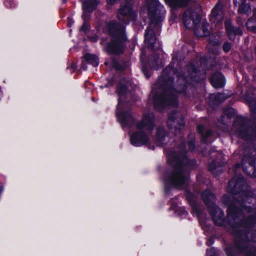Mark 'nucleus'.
Segmentation results:
<instances>
[{"label":"nucleus","mask_w":256,"mask_h":256,"mask_svg":"<svg viewBox=\"0 0 256 256\" xmlns=\"http://www.w3.org/2000/svg\"><path fill=\"white\" fill-rule=\"evenodd\" d=\"M240 200L235 201L228 208V220L232 228L235 235L234 248L238 252L244 256H256V246L251 244L250 241L256 242V232H251L250 228L255 220L251 217L244 221L242 208L248 213L252 212L250 204L256 202V198L243 194Z\"/></svg>","instance_id":"1"},{"label":"nucleus","mask_w":256,"mask_h":256,"mask_svg":"<svg viewBox=\"0 0 256 256\" xmlns=\"http://www.w3.org/2000/svg\"><path fill=\"white\" fill-rule=\"evenodd\" d=\"M180 208L182 210V214H186V212L184 208Z\"/></svg>","instance_id":"41"},{"label":"nucleus","mask_w":256,"mask_h":256,"mask_svg":"<svg viewBox=\"0 0 256 256\" xmlns=\"http://www.w3.org/2000/svg\"><path fill=\"white\" fill-rule=\"evenodd\" d=\"M236 168H238V167H239V164H236Z\"/></svg>","instance_id":"45"},{"label":"nucleus","mask_w":256,"mask_h":256,"mask_svg":"<svg viewBox=\"0 0 256 256\" xmlns=\"http://www.w3.org/2000/svg\"><path fill=\"white\" fill-rule=\"evenodd\" d=\"M167 72H168V70H165L164 72H163V74L164 75H166L167 74Z\"/></svg>","instance_id":"43"},{"label":"nucleus","mask_w":256,"mask_h":256,"mask_svg":"<svg viewBox=\"0 0 256 256\" xmlns=\"http://www.w3.org/2000/svg\"><path fill=\"white\" fill-rule=\"evenodd\" d=\"M231 48V44L229 42H226L223 45L224 50L226 52H228Z\"/></svg>","instance_id":"31"},{"label":"nucleus","mask_w":256,"mask_h":256,"mask_svg":"<svg viewBox=\"0 0 256 256\" xmlns=\"http://www.w3.org/2000/svg\"><path fill=\"white\" fill-rule=\"evenodd\" d=\"M225 26L226 32L230 40H234L236 35H241L242 31L239 28L234 27L231 24L230 20H226L225 22Z\"/></svg>","instance_id":"15"},{"label":"nucleus","mask_w":256,"mask_h":256,"mask_svg":"<svg viewBox=\"0 0 256 256\" xmlns=\"http://www.w3.org/2000/svg\"><path fill=\"white\" fill-rule=\"evenodd\" d=\"M117 92L119 96L116 113L118 119L123 128L130 126L134 122V118L129 112H125L123 110L122 102L125 98V95L126 93V88L122 84V82L119 84L118 86Z\"/></svg>","instance_id":"8"},{"label":"nucleus","mask_w":256,"mask_h":256,"mask_svg":"<svg viewBox=\"0 0 256 256\" xmlns=\"http://www.w3.org/2000/svg\"><path fill=\"white\" fill-rule=\"evenodd\" d=\"M89 24L86 22H84L83 25L81 26L80 30L82 32H86V30L89 28Z\"/></svg>","instance_id":"33"},{"label":"nucleus","mask_w":256,"mask_h":256,"mask_svg":"<svg viewBox=\"0 0 256 256\" xmlns=\"http://www.w3.org/2000/svg\"><path fill=\"white\" fill-rule=\"evenodd\" d=\"M246 26L249 30L256 32V10L254 12V18L248 20Z\"/></svg>","instance_id":"24"},{"label":"nucleus","mask_w":256,"mask_h":256,"mask_svg":"<svg viewBox=\"0 0 256 256\" xmlns=\"http://www.w3.org/2000/svg\"><path fill=\"white\" fill-rule=\"evenodd\" d=\"M142 72L144 73V74L148 78L150 76V72H148V70L146 68H142Z\"/></svg>","instance_id":"35"},{"label":"nucleus","mask_w":256,"mask_h":256,"mask_svg":"<svg viewBox=\"0 0 256 256\" xmlns=\"http://www.w3.org/2000/svg\"><path fill=\"white\" fill-rule=\"evenodd\" d=\"M169 136L166 134L164 129L158 128L156 130V140L161 146L166 144L169 141Z\"/></svg>","instance_id":"18"},{"label":"nucleus","mask_w":256,"mask_h":256,"mask_svg":"<svg viewBox=\"0 0 256 256\" xmlns=\"http://www.w3.org/2000/svg\"><path fill=\"white\" fill-rule=\"evenodd\" d=\"M220 43L218 40H212V36L210 38V42L208 45V48L211 52H214V50H216L218 46H219Z\"/></svg>","instance_id":"26"},{"label":"nucleus","mask_w":256,"mask_h":256,"mask_svg":"<svg viewBox=\"0 0 256 256\" xmlns=\"http://www.w3.org/2000/svg\"><path fill=\"white\" fill-rule=\"evenodd\" d=\"M135 13L132 11L130 6H125L120 8L118 13V18L124 24H128V20L134 19Z\"/></svg>","instance_id":"13"},{"label":"nucleus","mask_w":256,"mask_h":256,"mask_svg":"<svg viewBox=\"0 0 256 256\" xmlns=\"http://www.w3.org/2000/svg\"><path fill=\"white\" fill-rule=\"evenodd\" d=\"M212 84L216 88H222L225 84V79L223 75L220 72L214 73L211 76Z\"/></svg>","instance_id":"17"},{"label":"nucleus","mask_w":256,"mask_h":256,"mask_svg":"<svg viewBox=\"0 0 256 256\" xmlns=\"http://www.w3.org/2000/svg\"><path fill=\"white\" fill-rule=\"evenodd\" d=\"M206 254L207 256H218L216 250L214 248L208 250Z\"/></svg>","instance_id":"29"},{"label":"nucleus","mask_w":256,"mask_h":256,"mask_svg":"<svg viewBox=\"0 0 256 256\" xmlns=\"http://www.w3.org/2000/svg\"><path fill=\"white\" fill-rule=\"evenodd\" d=\"M158 56L156 54H154V56L150 59V63L154 68H156L153 62H156V64L158 62Z\"/></svg>","instance_id":"27"},{"label":"nucleus","mask_w":256,"mask_h":256,"mask_svg":"<svg viewBox=\"0 0 256 256\" xmlns=\"http://www.w3.org/2000/svg\"><path fill=\"white\" fill-rule=\"evenodd\" d=\"M208 26V24L206 22H202L200 24L199 23L194 28V30L195 34L198 37L208 36L209 34Z\"/></svg>","instance_id":"19"},{"label":"nucleus","mask_w":256,"mask_h":256,"mask_svg":"<svg viewBox=\"0 0 256 256\" xmlns=\"http://www.w3.org/2000/svg\"><path fill=\"white\" fill-rule=\"evenodd\" d=\"M84 58L85 60L88 63L92 64V66L96 67L98 66V58L95 55L87 54L84 56Z\"/></svg>","instance_id":"22"},{"label":"nucleus","mask_w":256,"mask_h":256,"mask_svg":"<svg viewBox=\"0 0 256 256\" xmlns=\"http://www.w3.org/2000/svg\"><path fill=\"white\" fill-rule=\"evenodd\" d=\"M232 250L230 248H228L226 250V253L228 256H233L231 254L230 252Z\"/></svg>","instance_id":"39"},{"label":"nucleus","mask_w":256,"mask_h":256,"mask_svg":"<svg viewBox=\"0 0 256 256\" xmlns=\"http://www.w3.org/2000/svg\"><path fill=\"white\" fill-rule=\"evenodd\" d=\"M239 178L240 180H238L236 178L234 177L229 182L228 188L229 192L235 194L236 188L240 187L244 182L242 178L240 177Z\"/></svg>","instance_id":"20"},{"label":"nucleus","mask_w":256,"mask_h":256,"mask_svg":"<svg viewBox=\"0 0 256 256\" xmlns=\"http://www.w3.org/2000/svg\"><path fill=\"white\" fill-rule=\"evenodd\" d=\"M73 23H74V21L72 20V19L69 18H68V26L69 27H70L72 26Z\"/></svg>","instance_id":"37"},{"label":"nucleus","mask_w":256,"mask_h":256,"mask_svg":"<svg viewBox=\"0 0 256 256\" xmlns=\"http://www.w3.org/2000/svg\"><path fill=\"white\" fill-rule=\"evenodd\" d=\"M193 138H194L192 137V140L188 142L189 149L191 150H194L195 148L194 141L193 140Z\"/></svg>","instance_id":"34"},{"label":"nucleus","mask_w":256,"mask_h":256,"mask_svg":"<svg viewBox=\"0 0 256 256\" xmlns=\"http://www.w3.org/2000/svg\"><path fill=\"white\" fill-rule=\"evenodd\" d=\"M107 30L110 40H102L101 44L104 46V50L108 53L119 54L123 50V44L126 37L124 26L114 21L107 24Z\"/></svg>","instance_id":"5"},{"label":"nucleus","mask_w":256,"mask_h":256,"mask_svg":"<svg viewBox=\"0 0 256 256\" xmlns=\"http://www.w3.org/2000/svg\"><path fill=\"white\" fill-rule=\"evenodd\" d=\"M249 123V121L244 118L237 117L232 129V134L256 144V126H251Z\"/></svg>","instance_id":"7"},{"label":"nucleus","mask_w":256,"mask_h":256,"mask_svg":"<svg viewBox=\"0 0 256 256\" xmlns=\"http://www.w3.org/2000/svg\"><path fill=\"white\" fill-rule=\"evenodd\" d=\"M98 4L97 0H90L84 2L82 6L84 14L86 12H91L96 8Z\"/></svg>","instance_id":"21"},{"label":"nucleus","mask_w":256,"mask_h":256,"mask_svg":"<svg viewBox=\"0 0 256 256\" xmlns=\"http://www.w3.org/2000/svg\"><path fill=\"white\" fill-rule=\"evenodd\" d=\"M254 80L256 81V76H254Z\"/></svg>","instance_id":"46"},{"label":"nucleus","mask_w":256,"mask_h":256,"mask_svg":"<svg viewBox=\"0 0 256 256\" xmlns=\"http://www.w3.org/2000/svg\"><path fill=\"white\" fill-rule=\"evenodd\" d=\"M217 168L216 162V160H213L210 164L209 166V170L212 173H214V171Z\"/></svg>","instance_id":"28"},{"label":"nucleus","mask_w":256,"mask_h":256,"mask_svg":"<svg viewBox=\"0 0 256 256\" xmlns=\"http://www.w3.org/2000/svg\"><path fill=\"white\" fill-rule=\"evenodd\" d=\"M196 10L193 11L191 8L188 9L184 14L182 20L184 25L188 29H193L200 22V18L199 12L200 6L198 3L196 4Z\"/></svg>","instance_id":"10"},{"label":"nucleus","mask_w":256,"mask_h":256,"mask_svg":"<svg viewBox=\"0 0 256 256\" xmlns=\"http://www.w3.org/2000/svg\"><path fill=\"white\" fill-rule=\"evenodd\" d=\"M242 166L246 174L252 177H256L254 168V159L251 156H244L242 160Z\"/></svg>","instance_id":"12"},{"label":"nucleus","mask_w":256,"mask_h":256,"mask_svg":"<svg viewBox=\"0 0 256 256\" xmlns=\"http://www.w3.org/2000/svg\"><path fill=\"white\" fill-rule=\"evenodd\" d=\"M230 110V112H232V111H233V110H233V109H231V108H230V110Z\"/></svg>","instance_id":"44"},{"label":"nucleus","mask_w":256,"mask_h":256,"mask_svg":"<svg viewBox=\"0 0 256 256\" xmlns=\"http://www.w3.org/2000/svg\"><path fill=\"white\" fill-rule=\"evenodd\" d=\"M90 40L92 42H96L98 40V37L97 36H94L90 38Z\"/></svg>","instance_id":"38"},{"label":"nucleus","mask_w":256,"mask_h":256,"mask_svg":"<svg viewBox=\"0 0 256 256\" xmlns=\"http://www.w3.org/2000/svg\"><path fill=\"white\" fill-rule=\"evenodd\" d=\"M236 6L245 2L246 0H234Z\"/></svg>","instance_id":"36"},{"label":"nucleus","mask_w":256,"mask_h":256,"mask_svg":"<svg viewBox=\"0 0 256 256\" xmlns=\"http://www.w3.org/2000/svg\"><path fill=\"white\" fill-rule=\"evenodd\" d=\"M166 3L172 8L186 6L188 4L196 3L195 0H165Z\"/></svg>","instance_id":"16"},{"label":"nucleus","mask_w":256,"mask_h":256,"mask_svg":"<svg viewBox=\"0 0 256 256\" xmlns=\"http://www.w3.org/2000/svg\"><path fill=\"white\" fill-rule=\"evenodd\" d=\"M202 197L204 202L209 208L214 224L218 226H222L224 222V213L214 204V195L210 191L206 190L203 192Z\"/></svg>","instance_id":"9"},{"label":"nucleus","mask_w":256,"mask_h":256,"mask_svg":"<svg viewBox=\"0 0 256 256\" xmlns=\"http://www.w3.org/2000/svg\"><path fill=\"white\" fill-rule=\"evenodd\" d=\"M224 17V14L222 10V4L220 2H218L212 10L210 20L214 24H221Z\"/></svg>","instance_id":"14"},{"label":"nucleus","mask_w":256,"mask_h":256,"mask_svg":"<svg viewBox=\"0 0 256 256\" xmlns=\"http://www.w3.org/2000/svg\"><path fill=\"white\" fill-rule=\"evenodd\" d=\"M198 130L204 138L209 137L212 134V132L211 130H206L204 127L202 125H200L198 126Z\"/></svg>","instance_id":"25"},{"label":"nucleus","mask_w":256,"mask_h":256,"mask_svg":"<svg viewBox=\"0 0 256 256\" xmlns=\"http://www.w3.org/2000/svg\"><path fill=\"white\" fill-rule=\"evenodd\" d=\"M200 70H196L192 64H190L188 67L187 75L177 76L180 82L184 84L176 86V90L172 88V79L168 78L166 76L165 78L160 77L156 84V88H158V91L153 89L150 96V98H153L155 108L161 110L166 106H176L178 96L184 93L186 90V82H189L190 80L198 81L200 79Z\"/></svg>","instance_id":"2"},{"label":"nucleus","mask_w":256,"mask_h":256,"mask_svg":"<svg viewBox=\"0 0 256 256\" xmlns=\"http://www.w3.org/2000/svg\"><path fill=\"white\" fill-rule=\"evenodd\" d=\"M72 68L74 70L75 69H76V66L74 64H73L72 66H71Z\"/></svg>","instance_id":"42"},{"label":"nucleus","mask_w":256,"mask_h":256,"mask_svg":"<svg viewBox=\"0 0 256 256\" xmlns=\"http://www.w3.org/2000/svg\"><path fill=\"white\" fill-rule=\"evenodd\" d=\"M239 8L238 9V12L240 14H248L250 12L251 9L248 4H245V2L238 4Z\"/></svg>","instance_id":"23"},{"label":"nucleus","mask_w":256,"mask_h":256,"mask_svg":"<svg viewBox=\"0 0 256 256\" xmlns=\"http://www.w3.org/2000/svg\"><path fill=\"white\" fill-rule=\"evenodd\" d=\"M213 244V240L212 238H210L208 241L207 242V245L210 246Z\"/></svg>","instance_id":"40"},{"label":"nucleus","mask_w":256,"mask_h":256,"mask_svg":"<svg viewBox=\"0 0 256 256\" xmlns=\"http://www.w3.org/2000/svg\"><path fill=\"white\" fill-rule=\"evenodd\" d=\"M211 96H212V98H213L214 96V98H216V100L221 99L220 101H222L226 98H224V94H218L216 96H214V94H212V95H211Z\"/></svg>","instance_id":"32"},{"label":"nucleus","mask_w":256,"mask_h":256,"mask_svg":"<svg viewBox=\"0 0 256 256\" xmlns=\"http://www.w3.org/2000/svg\"><path fill=\"white\" fill-rule=\"evenodd\" d=\"M248 103L250 109L252 110H255L256 109V101L254 100H248Z\"/></svg>","instance_id":"30"},{"label":"nucleus","mask_w":256,"mask_h":256,"mask_svg":"<svg viewBox=\"0 0 256 256\" xmlns=\"http://www.w3.org/2000/svg\"><path fill=\"white\" fill-rule=\"evenodd\" d=\"M154 115L152 112H145L142 120L136 124V130L130 137V142L134 146L150 144V136L154 128Z\"/></svg>","instance_id":"6"},{"label":"nucleus","mask_w":256,"mask_h":256,"mask_svg":"<svg viewBox=\"0 0 256 256\" xmlns=\"http://www.w3.org/2000/svg\"><path fill=\"white\" fill-rule=\"evenodd\" d=\"M144 8L151 21L145 32V42L148 46L153 50H158L160 44L154 34L151 27L154 24H158L162 20L166 10L158 0H147Z\"/></svg>","instance_id":"4"},{"label":"nucleus","mask_w":256,"mask_h":256,"mask_svg":"<svg viewBox=\"0 0 256 256\" xmlns=\"http://www.w3.org/2000/svg\"><path fill=\"white\" fill-rule=\"evenodd\" d=\"M168 162L174 170L168 178L164 180L166 184H170L178 188L184 186L188 180V170L190 166L195 164V160L190 161L186 156L184 144L178 147L174 152L168 153Z\"/></svg>","instance_id":"3"},{"label":"nucleus","mask_w":256,"mask_h":256,"mask_svg":"<svg viewBox=\"0 0 256 256\" xmlns=\"http://www.w3.org/2000/svg\"><path fill=\"white\" fill-rule=\"evenodd\" d=\"M184 120L180 113L174 112L169 114L167 121L168 128L179 130L184 126Z\"/></svg>","instance_id":"11"}]
</instances>
